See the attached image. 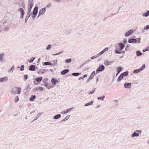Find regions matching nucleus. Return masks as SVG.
<instances>
[{
    "instance_id": "obj_38",
    "label": "nucleus",
    "mask_w": 149,
    "mask_h": 149,
    "mask_svg": "<svg viewBox=\"0 0 149 149\" xmlns=\"http://www.w3.org/2000/svg\"><path fill=\"white\" fill-rule=\"evenodd\" d=\"M24 65H22L21 66L20 70L21 71H22L24 70Z\"/></svg>"
},
{
    "instance_id": "obj_53",
    "label": "nucleus",
    "mask_w": 149,
    "mask_h": 149,
    "mask_svg": "<svg viewBox=\"0 0 149 149\" xmlns=\"http://www.w3.org/2000/svg\"><path fill=\"white\" fill-rule=\"evenodd\" d=\"M47 84H48V83L47 84L46 83L44 84H42V85L45 86V87H47V88H48V89H49V88Z\"/></svg>"
},
{
    "instance_id": "obj_32",
    "label": "nucleus",
    "mask_w": 149,
    "mask_h": 149,
    "mask_svg": "<svg viewBox=\"0 0 149 149\" xmlns=\"http://www.w3.org/2000/svg\"><path fill=\"white\" fill-rule=\"evenodd\" d=\"M68 111L67 109L61 112V114H64L66 113H67L68 112Z\"/></svg>"
},
{
    "instance_id": "obj_35",
    "label": "nucleus",
    "mask_w": 149,
    "mask_h": 149,
    "mask_svg": "<svg viewBox=\"0 0 149 149\" xmlns=\"http://www.w3.org/2000/svg\"><path fill=\"white\" fill-rule=\"evenodd\" d=\"M79 73H73L72 74V75L74 76H77L79 74Z\"/></svg>"
},
{
    "instance_id": "obj_1",
    "label": "nucleus",
    "mask_w": 149,
    "mask_h": 149,
    "mask_svg": "<svg viewBox=\"0 0 149 149\" xmlns=\"http://www.w3.org/2000/svg\"><path fill=\"white\" fill-rule=\"evenodd\" d=\"M21 92V88L20 87H14L12 88L11 93L12 94L15 95L17 93L20 94Z\"/></svg>"
},
{
    "instance_id": "obj_55",
    "label": "nucleus",
    "mask_w": 149,
    "mask_h": 149,
    "mask_svg": "<svg viewBox=\"0 0 149 149\" xmlns=\"http://www.w3.org/2000/svg\"><path fill=\"white\" fill-rule=\"evenodd\" d=\"M35 59V58H33V59H31L30 61H29V63H31V62H32L33 61V60H34Z\"/></svg>"
},
{
    "instance_id": "obj_47",
    "label": "nucleus",
    "mask_w": 149,
    "mask_h": 149,
    "mask_svg": "<svg viewBox=\"0 0 149 149\" xmlns=\"http://www.w3.org/2000/svg\"><path fill=\"white\" fill-rule=\"evenodd\" d=\"M47 80H48L47 79H44L42 80V82L43 83H44V84L46 83Z\"/></svg>"
},
{
    "instance_id": "obj_28",
    "label": "nucleus",
    "mask_w": 149,
    "mask_h": 149,
    "mask_svg": "<svg viewBox=\"0 0 149 149\" xmlns=\"http://www.w3.org/2000/svg\"><path fill=\"white\" fill-rule=\"evenodd\" d=\"M136 54L137 56H139L142 54V53L140 52V51H138L136 52Z\"/></svg>"
},
{
    "instance_id": "obj_19",
    "label": "nucleus",
    "mask_w": 149,
    "mask_h": 149,
    "mask_svg": "<svg viewBox=\"0 0 149 149\" xmlns=\"http://www.w3.org/2000/svg\"><path fill=\"white\" fill-rule=\"evenodd\" d=\"M61 116V115L60 114H58L54 116L53 118L54 119H57L60 118Z\"/></svg>"
},
{
    "instance_id": "obj_25",
    "label": "nucleus",
    "mask_w": 149,
    "mask_h": 149,
    "mask_svg": "<svg viewBox=\"0 0 149 149\" xmlns=\"http://www.w3.org/2000/svg\"><path fill=\"white\" fill-rule=\"evenodd\" d=\"M41 113H38L36 115V116L34 119L33 121L34 120H37L38 118V117L41 115Z\"/></svg>"
},
{
    "instance_id": "obj_16",
    "label": "nucleus",
    "mask_w": 149,
    "mask_h": 149,
    "mask_svg": "<svg viewBox=\"0 0 149 149\" xmlns=\"http://www.w3.org/2000/svg\"><path fill=\"white\" fill-rule=\"evenodd\" d=\"M139 134L138 133L136 132H134L132 135H131V137L132 138H134L135 137H137L139 136Z\"/></svg>"
},
{
    "instance_id": "obj_58",
    "label": "nucleus",
    "mask_w": 149,
    "mask_h": 149,
    "mask_svg": "<svg viewBox=\"0 0 149 149\" xmlns=\"http://www.w3.org/2000/svg\"><path fill=\"white\" fill-rule=\"evenodd\" d=\"M96 58H96V56L95 55L94 56H93L91 57V59H94Z\"/></svg>"
},
{
    "instance_id": "obj_50",
    "label": "nucleus",
    "mask_w": 149,
    "mask_h": 149,
    "mask_svg": "<svg viewBox=\"0 0 149 149\" xmlns=\"http://www.w3.org/2000/svg\"><path fill=\"white\" fill-rule=\"evenodd\" d=\"M94 91H95V90H92V91H91L88 94L89 95H90V94H92L94 92Z\"/></svg>"
},
{
    "instance_id": "obj_21",
    "label": "nucleus",
    "mask_w": 149,
    "mask_h": 149,
    "mask_svg": "<svg viewBox=\"0 0 149 149\" xmlns=\"http://www.w3.org/2000/svg\"><path fill=\"white\" fill-rule=\"evenodd\" d=\"M111 63H112V62L111 61H108L107 60H106L104 62V64L105 65H108L110 64Z\"/></svg>"
},
{
    "instance_id": "obj_60",
    "label": "nucleus",
    "mask_w": 149,
    "mask_h": 149,
    "mask_svg": "<svg viewBox=\"0 0 149 149\" xmlns=\"http://www.w3.org/2000/svg\"><path fill=\"white\" fill-rule=\"evenodd\" d=\"M148 47L146 49L143 50L142 51L143 52H145L146 51H148Z\"/></svg>"
},
{
    "instance_id": "obj_10",
    "label": "nucleus",
    "mask_w": 149,
    "mask_h": 149,
    "mask_svg": "<svg viewBox=\"0 0 149 149\" xmlns=\"http://www.w3.org/2000/svg\"><path fill=\"white\" fill-rule=\"evenodd\" d=\"M38 7L37 6L35 7L33 12V15H36L38 13Z\"/></svg>"
},
{
    "instance_id": "obj_8",
    "label": "nucleus",
    "mask_w": 149,
    "mask_h": 149,
    "mask_svg": "<svg viewBox=\"0 0 149 149\" xmlns=\"http://www.w3.org/2000/svg\"><path fill=\"white\" fill-rule=\"evenodd\" d=\"M131 83H125L124 84V87L126 88H130L131 86Z\"/></svg>"
},
{
    "instance_id": "obj_34",
    "label": "nucleus",
    "mask_w": 149,
    "mask_h": 149,
    "mask_svg": "<svg viewBox=\"0 0 149 149\" xmlns=\"http://www.w3.org/2000/svg\"><path fill=\"white\" fill-rule=\"evenodd\" d=\"M65 62L66 63H69L71 61V58H69L68 59H66L65 60Z\"/></svg>"
},
{
    "instance_id": "obj_63",
    "label": "nucleus",
    "mask_w": 149,
    "mask_h": 149,
    "mask_svg": "<svg viewBox=\"0 0 149 149\" xmlns=\"http://www.w3.org/2000/svg\"><path fill=\"white\" fill-rule=\"evenodd\" d=\"M91 79H90V78H89L86 81V83H88L91 80Z\"/></svg>"
},
{
    "instance_id": "obj_15",
    "label": "nucleus",
    "mask_w": 149,
    "mask_h": 149,
    "mask_svg": "<svg viewBox=\"0 0 149 149\" xmlns=\"http://www.w3.org/2000/svg\"><path fill=\"white\" fill-rule=\"evenodd\" d=\"M51 82L53 84V85H54L56 84L58 82V81L57 80L55 79L52 78L51 80Z\"/></svg>"
},
{
    "instance_id": "obj_33",
    "label": "nucleus",
    "mask_w": 149,
    "mask_h": 149,
    "mask_svg": "<svg viewBox=\"0 0 149 149\" xmlns=\"http://www.w3.org/2000/svg\"><path fill=\"white\" fill-rule=\"evenodd\" d=\"M70 116L68 115L65 118H64L62 120H61V121L63 122V121H65V120H67L68 119H69V118H70Z\"/></svg>"
},
{
    "instance_id": "obj_5",
    "label": "nucleus",
    "mask_w": 149,
    "mask_h": 149,
    "mask_svg": "<svg viewBox=\"0 0 149 149\" xmlns=\"http://www.w3.org/2000/svg\"><path fill=\"white\" fill-rule=\"evenodd\" d=\"M137 42V40L136 39L132 38L129 39L128 40V42L130 43H134Z\"/></svg>"
},
{
    "instance_id": "obj_43",
    "label": "nucleus",
    "mask_w": 149,
    "mask_h": 149,
    "mask_svg": "<svg viewBox=\"0 0 149 149\" xmlns=\"http://www.w3.org/2000/svg\"><path fill=\"white\" fill-rule=\"evenodd\" d=\"M149 29V25H148L146 26H145L144 27V29H145V30H147Z\"/></svg>"
},
{
    "instance_id": "obj_45",
    "label": "nucleus",
    "mask_w": 149,
    "mask_h": 149,
    "mask_svg": "<svg viewBox=\"0 0 149 149\" xmlns=\"http://www.w3.org/2000/svg\"><path fill=\"white\" fill-rule=\"evenodd\" d=\"M15 102H17L19 100V98L17 96H16L15 97Z\"/></svg>"
},
{
    "instance_id": "obj_64",
    "label": "nucleus",
    "mask_w": 149,
    "mask_h": 149,
    "mask_svg": "<svg viewBox=\"0 0 149 149\" xmlns=\"http://www.w3.org/2000/svg\"><path fill=\"white\" fill-rule=\"evenodd\" d=\"M24 14H21V15L20 16V18H21L23 19L24 18Z\"/></svg>"
},
{
    "instance_id": "obj_30",
    "label": "nucleus",
    "mask_w": 149,
    "mask_h": 149,
    "mask_svg": "<svg viewBox=\"0 0 149 149\" xmlns=\"http://www.w3.org/2000/svg\"><path fill=\"white\" fill-rule=\"evenodd\" d=\"M149 15V11L148 10L146 13H144L143 14V16L144 17H147Z\"/></svg>"
},
{
    "instance_id": "obj_37",
    "label": "nucleus",
    "mask_w": 149,
    "mask_h": 149,
    "mask_svg": "<svg viewBox=\"0 0 149 149\" xmlns=\"http://www.w3.org/2000/svg\"><path fill=\"white\" fill-rule=\"evenodd\" d=\"M104 98H105V96H102V97H98L97 98V99L98 100H104Z\"/></svg>"
},
{
    "instance_id": "obj_26",
    "label": "nucleus",
    "mask_w": 149,
    "mask_h": 149,
    "mask_svg": "<svg viewBox=\"0 0 149 149\" xmlns=\"http://www.w3.org/2000/svg\"><path fill=\"white\" fill-rule=\"evenodd\" d=\"M44 65H52V63L51 62L49 61L46 62L44 63Z\"/></svg>"
},
{
    "instance_id": "obj_18",
    "label": "nucleus",
    "mask_w": 149,
    "mask_h": 149,
    "mask_svg": "<svg viewBox=\"0 0 149 149\" xmlns=\"http://www.w3.org/2000/svg\"><path fill=\"white\" fill-rule=\"evenodd\" d=\"M122 68L120 66L116 68V70L117 71V74H119L122 70Z\"/></svg>"
},
{
    "instance_id": "obj_9",
    "label": "nucleus",
    "mask_w": 149,
    "mask_h": 149,
    "mask_svg": "<svg viewBox=\"0 0 149 149\" xmlns=\"http://www.w3.org/2000/svg\"><path fill=\"white\" fill-rule=\"evenodd\" d=\"M32 13H27L26 16L25 17V22L26 23L28 21V19L32 15Z\"/></svg>"
},
{
    "instance_id": "obj_44",
    "label": "nucleus",
    "mask_w": 149,
    "mask_h": 149,
    "mask_svg": "<svg viewBox=\"0 0 149 149\" xmlns=\"http://www.w3.org/2000/svg\"><path fill=\"white\" fill-rule=\"evenodd\" d=\"M127 43V40L126 38H124L123 40V43L124 45H125Z\"/></svg>"
},
{
    "instance_id": "obj_3",
    "label": "nucleus",
    "mask_w": 149,
    "mask_h": 149,
    "mask_svg": "<svg viewBox=\"0 0 149 149\" xmlns=\"http://www.w3.org/2000/svg\"><path fill=\"white\" fill-rule=\"evenodd\" d=\"M105 69V67L103 65H100L96 70V72L97 73L98 72H101L103 70Z\"/></svg>"
},
{
    "instance_id": "obj_56",
    "label": "nucleus",
    "mask_w": 149,
    "mask_h": 149,
    "mask_svg": "<svg viewBox=\"0 0 149 149\" xmlns=\"http://www.w3.org/2000/svg\"><path fill=\"white\" fill-rule=\"evenodd\" d=\"M94 76L93 75H92L91 74V75H90V77H89V78H90V79H92L93 78Z\"/></svg>"
},
{
    "instance_id": "obj_7",
    "label": "nucleus",
    "mask_w": 149,
    "mask_h": 149,
    "mask_svg": "<svg viewBox=\"0 0 149 149\" xmlns=\"http://www.w3.org/2000/svg\"><path fill=\"white\" fill-rule=\"evenodd\" d=\"M133 31L132 30H129L125 34V36L126 37H128L131 35L132 33L133 32Z\"/></svg>"
},
{
    "instance_id": "obj_52",
    "label": "nucleus",
    "mask_w": 149,
    "mask_h": 149,
    "mask_svg": "<svg viewBox=\"0 0 149 149\" xmlns=\"http://www.w3.org/2000/svg\"><path fill=\"white\" fill-rule=\"evenodd\" d=\"M128 47H129L128 45H127L125 47V50L126 51H127L128 50Z\"/></svg>"
},
{
    "instance_id": "obj_57",
    "label": "nucleus",
    "mask_w": 149,
    "mask_h": 149,
    "mask_svg": "<svg viewBox=\"0 0 149 149\" xmlns=\"http://www.w3.org/2000/svg\"><path fill=\"white\" fill-rule=\"evenodd\" d=\"M4 55V54H0V59L2 58Z\"/></svg>"
},
{
    "instance_id": "obj_36",
    "label": "nucleus",
    "mask_w": 149,
    "mask_h": 149,
    "mask_svg": "<svg viewBox=\"0 0 149 149\" xmlns=\"http://www.w3.org/2000/svg\"><path fill=\"white\" fill-rule=\"evenodd\" d=\"M70 33V31H68L65 32L64 34L65 35H68Z\"/></svg>"
},
{
    "instance_id": "obj_48",
    "label": "nucleus",
    "mask_w": 149,
    "mask_h": 149,
    "mask_svg": "<svg viewBox=\"0 0 149 149\" xmlns=\"http://www.w3.org/2000/svg\"><path fill=\"white\" fill-rule=\"evenodd\" d=\"M116 54H120L121 53V52H119L118 50H116L115 51Z\"/></svg>"
},
{
    "instance_id": "obj_12",
    "label": "nucleus",
    "mask_w": 149,
    "mask_h": 149,
    "mask_svg": "<svg viewBox=\"0 0 149 149\" xmlns=\"http://www.w3.org/2000/svg\"><path fill=\"white\" fill-rule=\"evenodd\" d=\"M8 80V78L7 77H4L3 78H0V82H3L4 81H7Z\"/></svg>"
},
{
    "instance_id": "obj_31",
    "label": "nucleus",
    "mask_w": 149,
    "mask_h": 149,
    "mask_svg": "<svg viewBox=\"0 0 149 149\" xmlns=\"http://www.w3.org/2000/svg\"><path fill=\"white\" fill-rule=\"evenodd\" d=\"M128 72L127 71L123 73H122L121 74L122 75V76H123V77H124V76H127L128 74Z\"/></svg>"
},
{
    "instance_id": "obj_13",
    "label": "nucleus",
    "mask_w": 149,
    "mask_h": 149,
    "mask_svg": "<svg viewBox=\"0 0 149 149\" xmlns=\"http://www.w3.org/2000/svg\"><path fill=\"white\" fill-rule=\"evenodd\" d=\"M28 4L29 7V6H33V0H28Z\"/></svg>"
},
{
    "instance_id": "obj_62",
    "label": "nucleus",
    "mask_w": 149,
    "mask_h": 149,
    "mask_svg": "<svg viewBox=\"0 0 149 149\" xmlns=\"http://www.w3.org/2000/svg\"><path fill=\"white\" fill-rule=\"evenodd\" d=\"M54 2H59L61 1V0H52Z\"/></svg>"
},
{
    "instance_id": "obj_14",
    "label": "nucleus",
    "mask_w": 149,
    "mask_h": 149,
    "mask_svg": "<svg viewBox=\"0 0 149 149\" xmlns=\"http://www.w3.org/2000/svg\"><path fill=\"white\" fill-rule=\"evenodd\" d=\"M36 67L34 65H32L30 66L29 67V70L31 71H34L35 70Z\"/></svg>"
},
{
    "instance_id": "obj_22",
    "label": "nucleus",
    "mask_w": 149,
    "mask_h": 149,
    "mask_svg": "<svg viewBox=\"0 0 149 149\" xmlns=\"http://www.w3.org/2000/svg\"><path fill=\"white\" fill-rule=\"evenodd\" d=\"M17 11L19 12H20L21 13V14H24V11L23 9L22 8H20L18 9L17 10Z\"/></svg>"
},
{
    "instance_id": "obj_17",
    "label": "nucleus",
    "mask_w": 149,
    "mask_h": 149,
    "mask_svg": "<svg viewBox=\"0 0 149 149\" xmlns=\"http://www.w3.org/2000/svg\"><path fill=\"white\" fill-rule=\"evenodd\" d=\"M42 79V77H38L36 79V81L39 83H40Z\"/></svg>"
},
{
    "instance_id": "obj_4",
    "label": "nucleus",
    "mask_w": 149,
    "mask_h": 149,
    "mask_svg": "<svg viewBox=\"0 0 149 149\" xmlns=\"http://www.w3.org/2000/svg\"><path fill=\"white\" fill-rule=\"evenodd\" d=\"M46 10V8H43L41 10H40L38 16H40L42 15H43Z\"/></svg>"
},
{
    "instance_id": "obj_29",
    "label": "nucleus",
    "mask_w": 149,
    "mask_h": 149,
    "mask_svg": "<svg viewBox=\"0 0 149 149\" xmlns=\"http://www.w3.org/2000/svg\"><path fill=\"white\" fill-rule=\"evenodd\" d=\"M32 7H33V6H29V7L28 6V13H31V9Z\"/></svg>"
},
{
    "instance_id": "obj_41",
    "label": "nucleus",
    "mask_w": 149,
    "mask_h": 149,
    "mask_svg": "<svg viewBox=\"0 0 149 149\" xmlns=\"http://www.w3.org/2000/svg\"><path fill=\"white\" fill-rule=\"evenodd\" d=\"M43 90V88L42 87H38V88H37L36 90H39L40 91H42Z\"/></svg>"
},
{
    "instance_id": "obj_59",
    "label": "nucleus",
    "mask_w": 149,
    "mask_h": 149,
    "mask_svg": "<svg viewBox=\"0 0 149 149\" xmlns=\"http://www.w3.org/2000/svg\"><path fill=\"white\" fill-rule=\"evenodd\" d=\"M73 109H74L73 107H72V108H70L69 109H67V110L68 111V112H69V111L72 110Z\"/></svg>"
},
{
    "instance_id": "obj_11",
    "label": "nucleus",
    "mask_w": 149,
    "mask_h": 149,
    "mask_svg": "<svg viewBox=\"0 0 149 149\" xmlns=\"http://www.w3.org/2000/svg\"><path fill=\"white\" fill-rule=\"evenodd\" d=\"M69 71V69H65L63 70L61 72V74L62 75L65 74L66 73H68Z\"/></svg>"
},
{
    "instance_id": "obj_51",
    "label": "nucleus",
    "mask_w": 149,
    "mask_h": 149,
    "mask_svg": "<svg viewBox=\"0 0 149 149\" xmlns=\"http://www.w3.org/2000/svg\"><path fill=\"white\" fill-rule=\"evenodd\" d=\"M137 40V43H140V38H138L137 39H136Z\"/></svg>"
},
{
    "instance_id": "obj_23",
    "label": "nucleus",
    "mask_w": 149,
    "mask_h": 149,
    "mask_svg": "<svg viewBox=\"0 0 149 149\" xmlns=\"http://www.w3.org/2000/svg\"><path fill=\"white\" fill-rule=\"evenodd\" d=\"M14 70V66L13 65L12 66L11 68L9 69L8 72H12Z\"/></svg>"
},
{
    "instance_id": "obj_24",
    "label": "nucleus",
    "mask_w": 149,
    "mask_h": 149,
    "mask_svg": "<svg viewBox=\"0 0 149 149\" xmlns=\"http://www.w3.org/2000/svg\"><path fill=\"white\" fill-rule=\"evenodd\" d=\"M93 101H91L90 102H88V103H86L85 106L86 107H87L89 105H92L93 104Z\"/></svg>"
},
{
    "instance_id": "obj_20",
    "label": "nucleus",
    "mask_w": 149,
    "mask_h": 149,
    "mask_svg": "<svg viewBox=\"0 0 149 149\" xmlns=\"http://www.w3.org/2000/svg\"><path fill=\"white\" fill-rule=\"evenodd\" d=\"M36 96L35 95H31V97L29 98V100L31 101H33L36 98Z\"/></svg>"
},
{
    "instance_id": "obj_6",
    "label": "nucleus",
    "mask_w": 149,
    "mask_h": 149,
    "mask_svg": "<svg viewBox=\"0 0 149 149\" xmlns=\"http://www.w3.org/2000/svg\"><path fill=\"white\" fill-rule=\"evenodd\" d=\"M118 49L119 50H121L123 49L124 47V44L122 43H119L118 44Z\"/></svg>"
},
{
    "instance_id": "obj_39",
    "label": "nucleus",
    "mask_w": 149,
    "mask_h": 149,
    "mask_svg": "<svg viewBox=\"0 0 149 149\" xmlns=\"http://www.w3.org/2000/svg\"><path fill=\"white\" fill-rule=\"evenodd\" d=\"M24 81H26L28 79V75H26V74L24 75Z\"/></svg>"
},
{
    "instance_id": "obj_54",
    "label": "nucleus",
    "mask_w": 149,
    "mask_h": 149,
    "mask_svg": "<svg viewBox=\"0 0 149 149\" xmlns=\"http://www.w3.org/2000/svg\"><path fill=\"white\" fill-rule=\"evenodd\" d=\"M91 60H88L86 61L84 63V64H86L88 63Z\"/></svg>"
},
{
    "instance_id": "obj_42",
    "label": "nucleus",
    "mask_w": 149,
    "mask_h": 149,
    "mask_svg": "<svg viewBox=\"0 0 149 149\" xmlns=\"http://www.w3.org/2000/svg\"><path fill=\"white\" fill-rule=\"evenodd\" d=\"M63 52L62 51L59 52L58 53H57L56 54H55V55H56H56H59V54H62Z\"/></svg>"
},
{
    "instance_id": "obj_2",
    "label": "nucleus",
    "mask_w": 149,
    "mask_h": 149,
    "mask_svg": "<svg viewBox=\"0 0 149 149\" xmlns=\"http://www.w3.org/2000/svg\"><path fill=\"white\" fill-rule=\"evenodd\" d=\"M145 68V65L144 64L139 69H136L134 70L133 72L135 74L138 73L140 71H142L143 70V69Z\"/></svg>"
},
{
    "instance_id": "obj_40",
    "label": "nucleus",
    "mask_w": 149,
    "mask_h": 149,
    "mask_svg": "<svg viewBox=\"0 0 149 149\" xmlns=\"http://www.w3.org/2000/svg\"><path fill=\"white\" fill-rule=\"evenodd\" d=\"M51 45H48L47 47L46 48L47 50H49L51 49Z\"/></svg>"
},
{
    "instance_id": "obj_46",
    "label": "nucleus",
    "mask_w": 149,
    "mask_h": 149,
    "mask_svg": "<svg viewBox=\"0 0 149 149\" xmlns=\"http://www.w3.org/2000/svg\"><path fill=\"white\" fill-rule=\"evenodd\" d=\"M57 60H56V61L55 60H53V63L52 64V65H55L56 64V62H57Z\"/></svg>"
},
{
    "instance_id": "obj_61",
    "label": "nucleus",
    "mask_w": 149,
    "mask_h": 149,
    "mask_svg": "<svg viewBox=\"0 0 149 149\" xmlns=\"http://www.w3.org/2000/svg\"><path fill=\"white\" fill-rule=\"evenodd\" d=\"M108 50V48L106 47L105 49H104L103 50L104 51V52L107 51Z\"/></svg>"
},
{
    "instance_id": "obj_49",
    "label": "nucleus",
    "mask_w": 149,
    "mask_h": 149,
    "mask_svg": "<svg viewBox=\"0 0 149 149\" xmlns=\"http://www.w3.org/2000/svg\"><path fill=\"white\" fill-rule=\"evenodd\" d=\"M10 28L8 27H7L5 28L4 29V30L5 31H8L9 30Z\"/></svg>"
},
{
    "instance_id": "obj_27",
    "label": "nucleus",
    "mask_w": 149,
    "mask_h": 149,
    "mask_svg": "<svg viewBox=\"0 0 149 149\" xmlns=\"http://www.w3.org/2000/svg\"><path fill=\"white\" fill-rule=\"evenodd\" d=\"M123 76H122L120 74L118 79L117 81H120L123 78Z\"/></svg>"
}]
</instances>
